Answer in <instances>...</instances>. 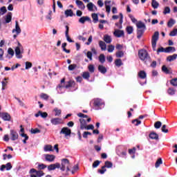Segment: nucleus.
I'll return each instance as SVG.
<instances>
[{"instance_id": "nucleus-1", "label": "nucleus", "mask_w": 177, "mask_h": 177, "mask_svg": "<svg viewBox=\"0 0 177 177\" xmlns=\"http://www.w3.org/2000/svg\"><path fill=\"white\" fill-rule=\"evenodd\" d=\"M159 37H160V33L156 31L154 32V34L153 35L152 38H151L152 49L154 51L156 50L158 55V53H161L162 52L166 53V48H164L163 47H160L157 49V41H158Z\"/></svg>"}, {"instance_id": "nucleus-2", "label": "nucleus", "mask_w": 177, "mask_h": 177, "mask_svg": "<svg viewBox=\"0 0 177 177\" xmlns=\"http://www.w3.org/2000/svg\"><path fill=\"white\" fill-rule=\"evenodd\" d=\"M77 117H80V128L81 129H89V125L86 122H89V118H88V115H84L82 113H77Z\"/></svg>"}, {"instance_id": "nucleus-3", "label": "nucleus", "mask_w": 177, "mask_h": 177, "mask_svg": "<svg viewBox=\"0 0 177 177\" xmlns=\"http://www.w3.org/2000/svg\"><path fill=\"white\" fill-rule=\"evenodd\" d=\"M136 26L138 28L137 38L140 39V38H142V35L145 34V31H146V25L145 24V23L142 22V21H139L136 24Z\"/></svg>"}, {"instance_id": "nucleus-4", "label": "nucleus", "mask_w": 177, "mask_h": 177, "mask_svg": "<svg viewBox=\"0 0 177 177\" xmlns=\"http://www.w3.org/2000/svg\"><path fill=\"white\" fill-rule=\"evenodd\" d=\"M138 57H140V60L145 62V63L150 62V56L149 55V53H147V50L145 49H142L138 51Z\"/></svg>"}, {"instance_id": "nucleus-5", "label": "nucleus", "mask_w": 177, "mask_h": 177, "mask_svg": "<svg viewBox=\"0 0 177 177\" xmlns=\"http://www.w3.org/2000/svg\"><path fill=\"white\" fill-rule=\"evenodd\" d=\"M24 53V48H23V45L18 41L17 46L15 47V56L17 59H21Z\"/></svg>"}, {"instance_id": "nucleus-6", "label": "nucleus", "mask_w": 177, "mask_h": 177, "mask_svg": "<svg viewBox=\"0 0 177 177\" xmlns=\"http://www.w3.org/2000/svg\"><path fill=\"white\" fill-rule=\"evenodd\" d=\"M60 169L62 171H66V172L70 171V162L67 159H62V162H61V166H60Z\"/></svg>"}, {"instance_id": "nucleus-7", "label": "nucleus", "mask_w": 177, "mask_h": 177, "mask_svg": "<svg viewBox=\"0 0 177 177\" xmlns=\"http://www.w3.org/2000/svg\"><path fill=\"white\" fill-rule=\"evenodd\" d=\"M13 35V38H17V35L21 34V28H20V26H19V22L17 21H15V28H14L12 31Z\"/></svg>"}, {"instance_id": "nucleus-8", "label": "nucleus", "mask_w": 177, "mask_h": 177, "mask_svg": "<svg viewBox=\"0 0 177 177\" xmlns=\"http://www.w3.org/2000/svg\"><path fill=\"white\" fill-rule=\"evenodd\" d=\"M93 102L95 110H99L102 106H104V102H103L102 99L95 98L93 100Z\"/></svg>"}, {"instance_id": "nucleus-9", "label": "nucleus", "mask_w": 177, "mask_h": 177, "mask_svg": "<svg viewBox=\"0 0 177 177\" xmlns=\"http://www.w3.org/2000/svg\"><path fill=\"white\" fill-rule=\"evenodd\" d=\"M59 133L61 135H64L65 138H67V136H71V129L68 127H64L61 129Z\"/></svg>"}, {"instance_id": "nucleus-10", "label": "nucleus", "mask_w": 177, "mask_h": 177, "mask_svg": "<svg viewBox=\"0 0 177 177\" xmlns=\"http://www.w3.org/2000/svg\"><path fill=\"white\" fill-rule=\"evenodd\" d=\"M50 122L53 125H60V124H63V120L62 118H54L50 120Z\"/></svg>"}, {"instance_id": "nucleus-11", "label": "nucleus", "mask_w": 177, "mask_h": 177, "mask_svg": "<svg viewBox=\"0 0 177 177\" xmlns=\"http://www.w3.org/2000/svg\"><path fill=\"white\" fill-rule=\"evenodd\" d=\"M124 21V16L122 15V13H120V20L119 22H117L115 24V26L118 27L120 30L122 28V23Z\"/></svg>"}, {"instance_id": "nucleus-12", "label": "nucleus", "mask_w": 177, "mask_h": 177, "mask_svg": "<svg viewBox=\"0 0 177 177\" xmlns=\"http://www.w3.org/2000/svg\"><path fill=\"white\" fill-rule=\"evenodd\" d=\"M12 168V164L10 162H8L6 165H2L1 166L0 171H3L5 169H6V171H10Z\"/></svg>"}, {"instance_id": "nucleus-13", "label": "nucleus", "mask_w": 177, "mask_h": 177, "mask_svg": "<svg viewBox=\"0 0 177 177\" xmlns=\"http://www.w3.org/2000/svg\"><path fill=\"white\" fill-rule=\"evenodd\" d=\"M113 35L116 37V38H121V37H124V30H121L120 29H115L113 32Z\"/></svg>"}, {"instance_id": "nucleus-14", "label": "nucleus", "mask_w": 177, "mask_h": 177, "mask_svg": "<svg viewBox=\"0 0 177 177\" xmlns=\"http://www.w3.org/2000/svg\"><path fill=\"white\" fill-rule=\"evenodd\" d=\"M10 139L11 140H17L19 139V134L15 130H10Z\"/></svg>"}, {"instance_id": "nucleus-15", "label": "nucleus", "mask_w": 177, "mask_h": 177, "mask_svg": "<svg viewBox=\"0 0 177 177\" xmlns=\"http://www.w3.org/2000/svg\"><path fill=\"white\" fill-rule=\"evenodd\" d=\"M44 158L46 161H48V162H53L56 156H55V155L45 154Z\"/></svg>"}, {"instance_id": "nucleus-16", "label": "nucleus", "mask_w": 177, "mask_h": 177, "mask_svg": "<svg viewBox=\"0 0 177 177\" xmlns=\"http://www.w3.org/2000/svg\"><path fill=\"white\" fill-rule=\"evenodd\" d=\"M48 171H55L56 169L60 168V163L56 162L55 164H51L48 166Z\"/></svg>"}, {"instance_id": "nucleus-17", "label": "nucleus", "mask_w": 177, "mask_h": 177, "mask_svg": "<svg viewBox=\"0 0 177 177\" xmlns=\"http://www.w3.org/2000/svg\"><path fill=\"white\" fill-rule=\"evenodd\" d=\"M0 118L3 121H9L10 120V115L8 113H0Z\"/></svg>"}, {"instance_id": "nucleus-18", "label": "nucleus", "mask_w": 177, "mask_h": 177, "mask_svg": "<svg viewBox=\"0 0 177 177\" xmlns=\"http://www.w3.org/2000/svg\"><path fill=\"white\" fill-rule=\"evenodd\" d=\"M20 136H21V138H24L23 142L26 145V143H27V140H28V136H27V134L24 133V129L21 128L20 130Z\"/></svg>"}, {"instance_id": "nucleus-19", "label": "nucleus", "mask_w": 177, "mask_h": 177, "mask_svg": "<svg viewBox=\"0 0 177 177\" xmlns=\"http://www.w3.org/2000/svg\"><path fill=\"white\" fill-rule=\"evenodd\" d=\"M35 116L36 118H38L40 116L41 117V118H46V117H48V113L39 111L37 113L35 114Z\"/></svg>"}, {"instance_id": "nucleus-20", "label": "nucleus", "mask_w": 177, "mask_h": 177, "mask_svg": "<svg viewBox=\"0 0 177 177\" xmlns=\"http://www.w3.org/2000/svg\"><path fill=\"white\" fill-rule=\"evenodd\" d=\"M68 26H66L65 37L66 38V41H68V42H74V41H73V39H71L68 35Z\"/></svg>"}, {"instance_id": "nucleus-21", "label": "nucleus", "mask_w": 177, "mask_h": 177, "mask_svg": "<svg viewBox=\"0 0 177 177\" xmlns=\"http://www.w3.org/2000/svg\"><path fill=\"white\" fill-rule=\"evenodd\" d=\"M138 75L141 80H146L147 77V74L145 71H140V72H138Z\"/></svg>"}, {"instance_id": "nucleus-22", "label": "nucleus", "mask_w": 177, "mask_h": 177, "mask_svg": "<svg viewBox=\"0 0 177 177\" xmlns=\"http://www.w3.org/2000/svg\"><path fill=\"white\" fill-rule=\"evenodd\" d=\"M8 53L9 55H7V57L8 59H12V57H13V56H15V51L13 50V49L12 48H9L8 49Z\"/></svg>"}, {"instance_id": "nucleus-23", "label": "nucleus", "mask_w": 177, "mask_h": 177, "mask_svg": "<svg viewBox=\"0 0 177 177\" xmlns=\"http://www.w3.org/2000/svg\"><path fill=\"white\" fill-rule=\"evenodd\" d=\"M75 3L78 6L79 9H85V6L84 5V3H82V1L80 0H76Z\"/></svg>"}, {"instance_id": "nucleus-24", "label": "nucleus", "mask_w": 177, "mask_h": 177, "mask_svg": "<svg viewBox=\"0 0 177 177\" xmlns=\"http://www.w3.org/2000/svg\"><path fill=\"white\" fill-rule=\"evenodd\" d=\"M44 151L46 152L53 151V147H52V145H44Z\"/></svg>"}, {"instance_id": "nucleus-25", "label": "nucleus", "mask_w": 177, "mask_h": 177, "mask_svg": "<svg viewBox=\"0 0 177 177\" xmlns=\"http://www.w3.org/2000/svg\"><path fill=\"white\" fill-rule=\"evenodd\" d=\"M65 16L66 17H73L74 16V12H73V10H65Z\"/></svg>"}, {"instance_id": "nucleus-26", "label": "nucleus", "mask_w": 177, "mask_h": 177, "mask_svg": "<svg viewBox=\"0 0 177 177\" xmlns=\"http://www.w3.org/2000/svg\"><path fill=\"white\" fill-rule=\"evenodd\" d=\"M104 41L106 42V44H111V36L105 35L104 36Z\"/></svg>"}, {"instance_id": "nucleus-27", "label": "nucleus", "mask_w": 177, "mask_h": 177, "mask_svg": "<svg viewBox=\"0 0 177 177\" xmlns=\"http://www.w3.org/2000/svg\"><path fill=\"white\" fill-rule=\"evenodd\" d=\"M98 70L100 73H102V74H106V73H107V69L102 65H100L98 66Z\"/></svg>"}, {"instance_id": "nucleus-28", "label": "nucleus", "mask_w": 177, "mask_h": 177, "mask_svg": "<svg viewBox=\"0 0 177 177\" xmlns=\"http://www.w3.org/2000/svg\"><path fill=\"white\" fill-rule=\"evenodd\" d=\"M5 21L6 24L12 21V12H9L5 17Z\"/></svg>"}, {"instance_id": "nucleus-29", "label": "nucleus", "mask_w": 177, "mask_h": 177, "mask_svg": "<svg viewBox=\"0 0 177 177\" xmlns=\"http://www.w3.org/2000/svg\"><path fill=\"white\" fill-rule=\"evenodd\" d=\"M88 21H89V17H82L79 19V23H81V24H84V23Z\"/></svg>"}, {"instance_id": "nucleus-30", "label": "nucleus", "mask_w": 177, "mask_h": 177, "mask_svg": "<svg viewBox=\"0 0 177 177\" xmlns=\"http://www.w3.org/2000/svg\"><path fill=\"white\" fill-rule=\"evenodd\" d=\"M100 48H101L102 50H106L107 49V46L106 45V43L103 41H100L99 42Z\"/></svg>"}, {"instance_id": "nucleus-31", "label": "nucleus", "mask_w": 177, "mask_h": 177, "mask_svg": "<svg viewBox=\"0 0 177 177\" xmlns=\"http://www.w3.org/2000/svg\"><path fill=\"white\" fill-rule=\"evenodd\" d=\"M162 71L163 73H165V74H171V73H172V71L170 69H169L168 68H167V66L165 65L162 66Z\"/></svg>"}, {"instance_id": "nucleus-32", "label": "nucleus", "mask_w": 177, "mask_h": 177, "mask_svg": "<svg viewBox=\"0 0 177 177\" xmlns=\"http://www.w3.org/2000/svg\"><path fill=\"white\" fill-rule=\"evenodd\" d=\"M150 139H154L155 140H158V134L157 133L151 132L149 134Z\"/></svg>"}, {"instance_id": "nucleus-33", "label": "nucleus", "mask_w": 177, "mask_h": 177, "mask_svg": "<svg viewBox=\"0 0 177 177\" xmlns=\"http://www.w3.org/2000/svg\"><path fill=\"white\" fill-rule=\"evenodd\" d=\"M151 6L153 9H157L158 6H160V3L157 2L156 0H151Z\"/></svg>"}, {"instance_id": "nucleus-34", "label": "nucleus", "mask_w": 177, "mask_h": 177, "mask_svg": "<svg viewBox=\"0 0 177 177\" xmlns=\"http://www.w3.org/2000/svg\"><path fill=\"white\" fill-rule=\"evenodd\" d=\"M115 64L117 67H121V66H122L124 64L122 63V60H121V59H117L115 60Z\"/></svg>"}, {"instance_id": "nucleus-35", "label": "nucleus", "mask_w": 177, "mask_h": 177, "mask_svg": "<svg viewBox=\"0 0 177 177\" xmlns=\"http://www.w3.org/2000/svg\"><path fill=\"white\" fill-rule=\"evenodd\" d=\"M176 57H177V55L174 54L173 55H170L167 57V59L168 60V62H173V60H176Z\"/></svg>"}, {"instance_id": "nucleus-36", "label": "nucleus", "mask_w": 177, "mask_h": 177, "mask_svg": "<svg viewBox=\"0 0 177 177\" xmlns=\"http://www.w3.org/2000/svg\"><path fill=\"white\" fill-rule=\"evenodd\" d=\"M74 85H75V82L74 81H69L68 82V84L65 86V88H71V86H74Z\"/></svg>"}, {"instance_id": "nucleus-37", "label": "nucleus", "mask_w": 177, "mask_h": 177, "mask_svg": "<svg viewBox=\"0 0 177 177\" xmlns=\"http://www.w3.org/2000/svg\"><path fill=\"white\" fill-rule=\"evenodd\" d=\"M126 31H127V34H129V35L132 34V32H133V27L127 26L126 28Z\"/></svg>"}, {"instance_id": "nucleus-38", "label": "nucleus", "mask_w": 177, "mask_h": 177, "mask_svg": "<svg viewBox=\"0 0 177 177\" xmlns=\"http://www.w3.org/2000/svg\"><path fill=\"white\" fill-rule=\"evenodd\" d=\"M161 164H162V159L158 158L155 163L156 168H158V167H160V165H161Z\"/></svg>"}, {"instance_id": "nucleus-39", "label": "nucleus", "mask_w": 177, "mask_h": 177, "mask_svg": "<svg viewBox=\"0 0 177 177\" xmlns=\"http://www.w3.org/2000/svg\"><path fill=\"white\" fill-rule=\"evenodd\" d=\"M175 19H171L167 23V27L171 28L174 24H175Z\"/></svg>"}, {"instance_id": "nucleus-40", "label": "nucleus", "mask_w": 177, "mask_h": 177, "mask_svg": "<svg viewBox=\"0 0 177 177\" xmlns=\"http://www.w3.org/2000/svg\"><path fill=\"white\" fill-rule=\"evenodd\" d=\"M96 6L93 5L92 3H89V10L92 12H95L96 10Z\"/></svg>"}, {"instance_id": "nucleus-41", "label": "nucleus", "mask_w": 177, "mask_h": 177, "mask_svg": "<svg viewBox=\"0 0 177 177\" xmlns=\"http://www.w3.org/2000/svg\"><path fill=\"white\" fill-rule=\"evenodd\" d=\"M75 68H77V64H71L68 67V69L69 70V71H73L75 70Z\"/></svg>"}, {"instance_id": "nucleus-42", "label": "nucleus", "mask_w": 177, "mask_h": 177, "mask_svg": "<svg viewBox=\"0 0 177 177\" xmlns=\"http://www.w3.org/2000/svg\"><path fill=\"white\" fill-rule=\"evenodd\" d=\"M64 88V79H62L61 80V84H59L58 86H57V89L58 91H60V89H63Z\"/></svg>"}, {"instance_id": "nucleus-43", "label": "nucleus", "mask_w": 177, "mask_h": 177, "mask_svg": "<svg viewBox=\"0 0 177 177\" xmlns=\"http://www.w3.org/2000/svg\"><path fill=\"white\" fill-rule=\"evenodd\" d=\"M166 49V53H169V52H175L176 49L175 47H167Z\"/></svg>"}, {"instance_id": "nucleus-44", "label": "nucleus", "mask_w": 177, "mask_h": 177, "mask_svg": "<svg viewBox=\"0 0 177 177\" xmlns=\"http://www.w3.org/2000/svg\"><path fill=\"white\" fill-rule=\"evenodd\" d=\"M177 35V29L174 28L173 30H171L169 33L170 37H176Z\"/></svg>"}, {"instance_id": "nucleus-45", "label": "nucleus", "mask_w": 177, "mask_h": 177, "mask_svg": "<svg viewBox=\"0 0 177 177\" xmlns=\"http://www.w3.org/2000/svg\"><path fill=\"white\" fill-rule=\"evenodd\" d=\"M53 111L55 112V116L56 117H59V115H60V114H62V110H60L57 108H55Z\"/></svg>"}, {"instance_id": "nucleus-46", "label": "nucleus", "mask_w": 177, "mask_h": 177, "mask_svg": "<svg viewBox=\"0 0 177 177\" xmlns=\"http://www.w3.org/2000/svg\"><path fill=\"white\" fill-rule=\"evenodd\" d=\"M17 100L19 102V106H21V107H24V109H27V106H26V104H24V102H23V101H21L20 99L17 98Z\"/></svg>"}, {"instance_id": "nucleus-47", "label": "nucleus", "mask_w": 177, "mask_h": 177, "mask_svg": "<svg viewBox=\"0 0 177 177\" xmlns=\"http://www.w3.org/2000/svg\"><path fill=\"white\" fill-rule=\"evenodd\" d=\"M25 66H26L25 67L26 70H28L29 68H31V67H32V64L30 62H26L25 63Z\"/></svg>"}, {"instance_id": "nucleus-48", "label": "nucleus", "mask_w": 177, "mask_h": 177, "mask_svg": "<svg viewBox=\"0 0 177 177\" xmlns=\"http://www.w3.org/2000/svg\"><path fill=\"white\" fill-rule=\"evenodd\" d=\"M99 60L100 63H104V62H106V57H104V55L101 54L99 57Z\"/></svg>"}, {"instance_id": "nucleus-49", "label": "nucleus", "mask_w": 177, "mask_h": 177, "mask_svg": "<svg viewBox=\"0 0 177 177\" xmlns=\"http://www.w3.org/2000/svg\"><path fill=\"white\" fill-rule=\"evenodd\" d=\"M104 167H105V168H112L113 163H111V162L106 161L105 162V165Z\"/></svg>"}, {"instance_id": "nucleus-50", "label": "nucleus", "mask_w": 177, "mask_h": 177, "mask_svg": "<svg viewBox=\"0 0 177 177\" xmlns=\"http://www.w3.org/2000/svg\"><path fill=\"white\" fill-rule=\"evenodd\" d=\"M161 125H162V123L160 121H158L154 124V127L156 129H160V128H161Z\"/></svg>"}, {"instance_id": "nucleus-51", "label": "nucleus", "mask_w": 177, "mask_h": 177, "mask_svg": "<svg viewBox=\"0 0 177 177\" xmlns=\"http://www.w3.org/2000/svg\"><path fill=\"white\" fill-rule=\"evenodd\" d=\"M169 13H171V8H169V7H165L163 10V14L168 15Z\"/></svg>"}, {"instance_id": "nucleus-52", "label": "nucleus", "mask_w": 177, "mask_h": 177, "mask_svg": "<svg viewBox=\"0 0 177 177\" xmlns=\"http://www.w3.org/2000/svg\"><path fill=\"white\" fill-rule=\"evenodd\" d=\"M132 124H134L136 127H138V125H140V124H142V122L138 119H136L132 121Z\"/></svg>"}, {"instance_id": "nucleus-53", "label": "nucleus", "mask_w": 177, "mask_h": 177, "mask_svg": "<svg viewBox=\"0 0 177 177\" xmlns=\"http://www.w3.org/2000/svg\"><path fill=\"white\" fill-rule=\"evenodd\" d=\"M82 77L84 80H88L89 78V73L88 72H84L82 74Z\"/></svg>"}, {"instance_id": "nucleus-54", "label": "nucleus", "mask_w": 177, "mask_h": 177, "mask_svg": "<svg viewBox=\"0 0 177 177\" xmlns=\"http://www.w3.org/2000/svg\"><path fill=\"white\" fill-rule=\"evenodd\" d=\"M167 93H169V95H175V89L169 88L167 91Z\"/></svg>"}, {"instance_id": "nucleus-55", "label": "nucleus", "mask_w": 177, "mask_h": 177, "mask_svg": "<svg viewBox=\"0 0 177 177\" xmlns=\"http://www.w3.org/2000/svg\"><path fill=\"white\" fill-rule=\"evenodd\" d=\"M171 84L173 86H177V78L172 79L171 80Z\"/></svg>"}, {"instance_id": "nucleus-56", "label": "nucleus", "mask_w": 177, "mask_h": 177, "mask_svg": "<svg viewBox=\"0 0 177 177\" xmlns=\"http://www.w3.org/2000/svg\"><path fill=\"white\" fill-rule=\"evenodd\" d=\"M124 56V52L122 51H118L116 53V57H122Z\"/></svg>"}, {"instance_id": "nucleus-57", "label": "nucleus", "mask_w": 177, "mask_h": 177, "mask_svg": "<svg viewBox=\"0 0 177 177\" xmlns=\"http://www.w3.org/2000/svg\"><path fill=\"white\" fill-rule=\"evenodd\" d=\"M106 167L104 166H103L101 169L98 170V172L100 174H101V175H103V174H104L106 172Z\"/></svg>"}, {"instance_id": "nucleus-58", "label": "nucleus", "mask_w": 177, "mask_h": 177, "mask_svg": "<svg viewBox=\"0 0 177 177\" xmlns=\"http://www.w3.org/2000/svg\"><path fill=\"white\" fill-rule=\"evenodd\" d=\"M31 133H39L41 132V130L38 129H32L30 130Z\"/></svg>"}, {"instance_id": "nucleus-59", "label": "nucleus", "mask_w": 177, "mask_h": 177, "mask_svg": "<svg viewBox=\"0 0 177 177\" xmlns=\"http://www.w3.org/2000/svg\"><path fill=\"white\" fill-rule=\"evenodd\" d=\"M78 169H79L78 165H75V166L73 167V170L71 171V173H72L73 174H75L76 171H78Z\"/></svg>"}, {"instance_id": "nucleus-60", "label": "nucleus", "mask_w": 177, "mask_h": 177, "mask_svg": "<svg viewBox=\"0 0 177 177\" xmlns=\"http://www.w3.org/2000/svg\"><path fill=\"white\" fill-rule=\"evenodd\" d=\"M114 50V46L113 45H109L108 46V52H109L110 53H111V52H113Z\"/></svg>"}, {"instance_id": "nucleus-61", "label": "nucleus", "mask_w": 177, "mask_h": 177, "mask_svg": "<svg viewBox=\"0 0 177 177\" xmlns=\"http://www.w3.org/2000/svg\"><path fill=\"white\" fill-rule=\"evenodd\" d=\"M36 175H37V176H39V177L44 176V171H36Z\"/></svg>"}, {"instance_id": "nucleus-62", "label": "nucleus", "mask_w": 177, "mask_h": 177, "mask_svg": "<svg viewBox=\"0 0 177 177\" xmlns=\"http://www.w3.org/2000/svg\"><path fill=\"white\" fill-rule=\"evenodd\" d=\"M6 7L3 6L1 8H0V12L3 15H5L6 12Z\"/></svg>"}, {"instance_id": "nucleus-63", "label": "nucleus", "mask_w": 177, "mask_h": 177, "mask_svg": "<svg viewBox=\"0 0 177 177\" xmlns=\"http://www.w3.org/2000/svg\"><path fill=\"white\" fill-rule=\"evenodd\" d=\"M46 168V165L44 164L38 165V169H45Z\"/></svg>"}, {"instance_id": "nucleus-64", "label": "nucleus", "mask_w": 177, "mask_h": 177, "mask_svg": "<svg viewBox=\"0 0 177 177\" xmlns=\"http://www.w3.org/2000/svg\"><path fill=\"white\" fill-rule=\"evenodd\" d=\"M92 17H93V21H95V23H96L98 20V18H97V15L96 14H93L92 15Z\"/></svg>"}]
</instances>
